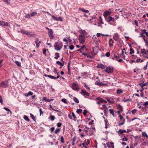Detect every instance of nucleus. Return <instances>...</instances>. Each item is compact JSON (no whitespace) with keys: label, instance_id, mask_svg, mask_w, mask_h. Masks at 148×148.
<instances>
[{"label":"nucleus","instance_id":"obj_6","mask_svg":"<svg viewBox=\"0 0 148 148\" xmlns=\"http://www.w3.org/2000/svg\"><path fill=\"white\" fill-rule=\"evenodd\" d=\"M125 11V10L124 8H121V9H116L115 10V12L117 14H120V13H121V14H123L122 13V12H124Z\"/></svg>","mask_w":148,"mask_h":148},{"label":"nucleus","instance_id":"obj_45","mask_svg":"<svg viewBox=\"0 0 148 148\" xmlns=\"http://www.w3.org/2000/svg\"><path fill=\"white\" fill-rule=\"evenodd\" d=\"M82 109H79L77 110L76 111V112L77 113L79 114V113H82Z\"/></svg>","mask_w":148,"mask_h":148},{"label":"nucleus","instance_id":"obj_31","mask_svg":"<svg viewBox=\"0 0 148 148\" xmlns=\"http://www.w3.org/2000/svg\"><path fill=\"white\" fill-rule=\"evenodd\" d=\"M23 118L26 121L29 122L30 121V120L29 119L28 117L26 115H24L23 116Z\"/></svg>","mask_w":148,"mask_h":148},{"label":"nucleus","instance_id":"obj_25","mask_svg":"<svg viewBox=\"0 0 148 148\" xmlns=\"http://www.w3.org/2000/svg\"><path fill=\"white\" fill-rule=\"evenodd\" d=\"M110 114H112L113 116H115L114 110L112 109H110L109 110Z\"/></svg>","mask_w":148,"mask_h":148},{"label":"nucleus","instance_id":"obj_37","mask_svg":"<svg viewBox=\"0 0 148 148\" xmlns=\"http://www.w3.org/2000/svg\"><path fill=\"white\" fill-rule=\"evenodd\" d=\"M56 55V56L54 57V58L56 59H58V58L59 57V54L58 53H55Z\"/></svg>","mask_w":148,"mask_h":148},{"label":"nucleus","instance_id":"obj_11","mask_svg":"<svg viewBox=\"0 0 148 148\" xmlns=\"http://www.w3.org/2000/svg\"><path fill=\"white\" fill-rule=\"evenodd\" d=\"M131 130H127V131L126 130H118L116 132L119 134V136H120V134H123V132H131Z\"/></svg>","mask_w":148,"mask_h":148},{"label":"nucleus","instance_id":"obj_56","mask_svg":"<svg viewBox=\"0 0 148 148\" xmlns=\"http://www.w3.org/2000/svg\"><path fill=\"white\" fill-rule=\"evenodd\" d=\"M143 106H148V101H146V102H145V103H143Z\"/></svg>","mask_w":148,"mask_h":148},{"label":"nucleus","instance_id":"obj_61","mask_svg":"<svg viewBox=\"0 0 148 148\" xmlns=\"http://www.w3.org/2000/svg\"><path fill=\"white\" fill-rule=\"evenodd\" d=\"M85 85L84 86L85 87L86 89L88 90H90V88L89 87H88L87 85L85 83Z\"/></svg>","mask_w":148,"mask_h":148},{"label":"nucleus","instance_id":"obj_3","mask_svg":"<svg viewBox=\"0 0 148 148\" xmlns=\"http://www.w3.org/2000/svg\"><path fill=\"white\" fill-rule=\"evenodd\" d=\"M8 85V80H5L1 82L0 84V86L4 88H6L7 87Z\"/></svg>","mask_w":148,"mask_h":148},{"label":"nucleus","instance_id":"obj_41","mask_svg":"<svg viewBox=\"0 0 148 148\" xmlns=\"http://www.w3.org/2000/svg\"><path fill=\"white\" fill-rule=\"evenodd\" d=\"M27 32V31H25V30H23V29H21V32L22 33L24 34H26Z\"/></svg>","mask_w":148,"mask_h":148},{"label":"nucleus","instance_id":"obj_36","mask_svg":"<svg viewBox=\"0 0 148 148\" xmlns=\"http://www.w3.org/2000/svg\"><path fill=\"white\" fill-rule=\"evenodd\" d=\"M74 101L77 103H78L79 102V100L76 97H74L73 98Z\"/></svg>","mask_w":148,"mask_h":148},{"label":"nucleus","instance_id":"obj_38","mask_svg":"<svg viewBox=\"0 0 148 148\" xmlns=\"http://www.w3.org/2000/svg\"><path fill=\"white\" fill-rule=\"evenodd\" d=\"M49 119H50L52 121H53L54 120L55 117L53 115H51L49 116Z\"/></svg>","mask_w":148,"mask_h":148},{"label":"nucleus","instance_id":"obj_46","mask_svg":"<svg viewBox=\"0 0 148 148\" xmlns=\"http://www.w3.org/2000/svg\"><path fill=\"white\" fill-rule=\"evenodd\" d=\"M37 14V12H32L31 14V17Z\"/></svg>","mask_w":148,"mask_h":148},{"label":"nucleus","instance_id":"obj_39","mask_svg":"<svg viewBox=\"0 0 148 148\" xmlns=\"http://www.w3.org/2000/svg\"><path fill=\"white\" fill-rule=\"evenodd\" d=\"M118 108L119 110L121 111V112L123 111V108L122 106L120 104H118Z\"/></svg>","mask_w":148,"mask_h":148},{"label":"nucleus","instance_id":"obj_18","mask_svg":"<svg viewBox=\"0 0 148 148\" xmlns=\"http://www.w3.org/2000/svg\"><path fill=\"white\" fill-rule=\"evenodd\" d=\"M70 62H69L68 64V72L67 73L68 75H70L71 74V71H70V69H71V67L70 66Z\"/></svg>","mask_w":148,"mask_h":148},{"label":"nucleus","instance_id":"obj_28","mask_svg":"<svg viewBox=\"0 0 148 148\" xmlns=\"http://www.w3.org/2000/svg\"><path fill=\"white\" fill-rule=\"evenodd\" d=\"M33 94V93L31 91H29L28 93L25 94V96L26 97H28L29 95H32Z\"/></svg>","mask_w":148,"mask_h":148},{"label":"nucleus","instance_id":"obj_32","mask_svg":"<svg viewBox=\"0 0 148 148\" xmlns=\"http://www.w3.org/2000/svg\"><path fill=\"white\" fill-rule=\"evenodd\" d=\"M123 92V91L121 89H118L116 90V93L117 94H120Z\"/></svg>","mask_w":148,"mask_h":148},{"label":"nucleus","instance_id":"obj_35","mask_svg":"<svg viewBox=\"0 0 148 148\" xmlns=\"http://www.w3.org/2000/svg\"><path fill=\"white\" fill-rule=\"evenodd\" d=\"M56 63L59 64L62 66H63L64 65V64L61 62L60 61H58L56 62Z\"/></svg>","mask_w":148,"mask_h":148},{"label":"nucleus","instance_id":"obj_5","mask_svg":"<svg viewBox=\"0 0 148 148\" xmlns=\"http://www.w3.org/2000/svg\"><path fill=\"white\" fill-rule=\"evenodd\" d=\"M111 9H109V10H107L105 11L103 14L105 18H106L108 17V16L110 15L111 14V12L110 11Z\"/></svg>","mask_w":148,"mask_h":148},{"label":"nucleus","instance_id":"obj_12","mask_svg":"<svg viewBox=\"0 0 148 148\" xmlns=\"http://www.w3.org/2000/svg\"><path fill=\"white\" fill-rule=\"evenodd\" d=\"M81 93L82 95H86L88 97L90 96V94L87 92L85 90H82Z\"/></svg>","mask_w":148,"mask_h":148},{"label":"nucleus","instance_id":"obj_29","mask_svg":"<svg viewBox=\"0 0 148 148\" xmlns=\"http://www.w3.org/2000/svg\"><path fill=\"white\" fill-rule=\"evenodd\" d=\"M102 83V82H100L96 81L95 83V84L96 85H97L101 86Z\"/></svg>","mask_w":148,"mask_h":148},{"label":"nucleus","instance_id":"obj_22","mask_svg":"<svg viewBox=\"0 0 148 148\" xmlns=\"http://www.w3.org/2000/svg\"><path fill=\"white\" fill-rule=\"evenodd\" d=\"M3 109H4L5 110L7 111H8V112L7 113V114H8L9 112L10 113V114H11L12 113V111L8 108L6 107H4Z\"/></svg>","mask_w":148,"mask_h":148},{"label":"nucleus","instance_id":"obj_54","mask_svg":"<svg viewBox=\"0 0 148 148\" xmlns=\"http://www.w3.org/2000/svg\"><path fill=\"white\" fill-rule=\"evenodd\" d=\"M136 111L137 110L136 109H134L132 110L131 111V112L133 114H134L136 112Z\"/></svg>","mask_w":148,"mask_h":148},{"label":"nucleus","instance_id":"obj_55","mask_svg":"<svg viewBox=\"0 0 148 148\" xmlns=\"http://www.w3.org/2000/svg\"><path fill=\"white\" fill-rule=\"evenodd\" d=\"M46 51L47 50L46 49H44L43 50V53L45 56H46Z\"/></svg>","mask_w":148,"mask_h":148},{"label":"nucleus","instance_id":"obj_13","mask_svg":"<svg viewBox=\"0 0 148 148\" xmlns=\"http://www.w3.org/2000/svg\"><path fill=\"white\" fill-rule=\"evenodd\" d=\"M113 38L116 41H117L118 40L119 38V36L117 33H115L114 34Z\"/></svg>","mask_w":148,"mask_h":148},{"label":"nucleus","instance_id":"obj_52","mask_svg":"<svg viewBox=\"0 0 148 148\" xmlns=\"http://www.w3.org/2000/svg\"><path fill=\"white\" fill-rule=\"evenodd\" d=\"M60 141L62 143H64V139L62 136L60 138Z\"/></svg>","mask_w":148,"mask_h":148},{"label":"nucleus","instance_id":"obj_20","mask_svg":"<svg viewBox=\"0 0 148 148\" xmlns=\"http://www.w3.org/2000/svg\"><path fill=\"white\" fill-rule=\"evenodd\" d=\"M0 25H2L4 26H7L8 25V23L3 21H1Z\"/></svg>","mask_w":148,"mask_h":148},{"label":"nucleus","instance_id":"obj_7","mask_svg":"<svg viewBox=\"0 0 148 148\" xmlns=\"http://www.w3.org/2000/svg\"><path fill=\"white\" fill-rule=\"evenodd\" d=\"M55 45L54 46L55 49L56 50L60 51L62 48V47L58 45V42H55Z\"/></svg>","mask_w":148,"mask_h":148},{"label":"nucleus","instance_id":"obj_63","mask_svg":"<svg viewBox=\"0 0 148 148\" xmlns=\"http://www.w3.org/2000/svg\"><path fill=\"white\" fill-rule=\"evenodd\" d=\"M62 124L60 123H58L57 124V125L58 127H60L61 126Z\"/></svg>","mask_w":148,"mask_h":148},{"label":"nucleus","instance_id":"obj_16","mask_svg":"<svg viewBox=\"0 0 148 148\" xmlns=\"http://www.w3.org/2000/svg\"><path fill=\"white\" fill-rule=\"evenodd\" d=\"M106 99L107 100V101L110 103H114V100L111 98H109L108 97H106Z\"/></svg>","mask_w":148,"mask_h":148},{"label":"nucleus","instance_id":"obj_23","mask_svg":"<svg viewBox=\"0 0 148 148\" xmlns=\"http://www.w3.org/2000/svg\"><path fill=\"white\" fill-rule=\"evenodd\" d=\"M145 30V29H142L141 30V32H140V36L139 37H143L145 36V35H143V34H144L143 32H144L143 31Z\"/></svg>","mask_w":148,"mask_h":148},{"label":"nucleus","instance_id":"obj_50","mask_svg":"<svg viewBox=\"0 0 148 148\" xmlns=\"http://www.w3.org/2000/svg\"><path fill=\"white\" fill-rule=\"evenodd\" d=\"M47 77L51 79H55V77L50 75L47 76Z\"/></svg>","mask_w":148,"mask_h":148},{"label":"nucleus","instance_id":"obj_15","mask_svg":"<svg viewBox=\"0 0 148 148\" xmlns=\"http://www.w3.org/2000/svg\"><path fill=\"white\" fill-rule=\"evenodd\" d=\"M97 99L99 100L100 102L101 103H107V101L104 100L103 99L101 98H97Z\"/></svg>","mask_w":148,"mask_h":148},{"label":"nucleus","instance_id":"obj_57","mask_svg":"<svg viewBox=\"0 0 148 148\" xmlns=\"http://www.w3.org/2000/svg\"><path fill=\"white\" fill-rule=\"evenodd\" d=\"M52 18L53 19V20H54L55 21H58L57 18L56 17L54 16H52Z\"/></svg>","mask_w":148,"mask_h":148},{"label":"nucleus","instance_id":"obj_30","mask_svg":"<svg viewBox=\"0 0 148 148\" xmlns=\"http://www.w3.org/2000/svg\"><path fill=\"white\" fill-rule=\"evenodd\" d=\"M98 23H100L101 24H103L102 21V19L101 16H100L99 17V22Z\"/></svg>","mask_w":148,"mask_h":148},{"label":"nucleus","instance_id":"obj_42","mask_svg":"<svg viewBox=\"0 0 148 148\" xmlns=\"http://www.w3.org/2000/svg\"><path fill=\"white\" fill-rule=\"evenodd\" d=\"M143 38L146 45L148 46V40L145 39L144 37H143Z\"/></svg>","mask_w":148,"mask_h":148},{"label":"nucleus","instance_id":"obj_17","mask_svg":"<svg viewBox=\"0 0 148 148\" xmlns=\"http://www.w3.org/2000/svg\"><path fill=\"white\" fill-rule=\"evenodd\" d=\"M97 67L98 68H100L101 69H104L105 68V66L102 64H98L97 66Z\"/></svg>","mask_w":148,"mask_h":148},{"label":"nucleus","instance_id":"obj_64","mask_svg":"<svg viewBox=\"0 0 148 148\" xmlns=\"http://www.w3.org/2000/svg\"><path fill=\"white\" fill-rule=\"evenodd\" d=\"M86 56L88 58H92V57L90 55H89L88 54H87Z\"/></svg>","mask_w":148,"mask_h":148},{"label":"nucleus","instance_id":"obj_60","mask_svg":"<svg viewBox=\"0 0 148 148\" xmlns=\"http://www.w3.org/2000/svg\"><path fill=\"white\" fill-rule=\"evenodd\" d=\"M87 112H88L86 110H84L83 113L84 114L85 116V115H86V114Z\"/></svg>","mask_w":148,"mask_h":148},{"label":"nucleus","instance_id":"obj_2","mask_svg":"<svg viewBox=\"0 0 148 148\" xmlns=\"http://www.w3.org/2000/svg\"><path fill=\"white\" fill-rule=\"evenodd\" d=\"M105 71L106 72L109 73H111L113 71V67L111 66H108L106 68Z\"/></svg>","mask_w":148,"mask_h":148},{"label":"nucleus","instance_id":"obj_9","mask_svg":"<svg viewBox=\"0 0 148 148\" xmlns=\"http://www.w3.org/2000/svg\"><path fill=\"white\" fill-rule=\"evenodd\" d=\"M48 34L49 37L51 39H53L54 35L52 30H51L50 31H48Z\"/></svg>","mask_w":148,"mask_h":148},{"label":"nucleus","instance_id":"obj_47","mask_svg":"<svg viewBox=\"0 0 148 148\" xmlns=\"http://www.w3.org/2000/svg\"><path fill=\"white\" fill-rule=\"evenodd\" d=\"M141 53L143 54H146V50L145 49H141Z\"/></svg>","mask_w":148,"mask_h":148},{"label":"nucleus","instance_id":"obj_4","mask_svg":"<svg viewBox=\"0 0 148 148\" xmlns=\"http://www.w3.org/2000/svg\"><path fill=\"white\" fill-rule=\"evenodd\" d=\"M79 39L80 43H83L85 42V37L84 36L80 35L79 36Z\"/></svg>","mask_w":148,"mask_h":148},{"label":"nucleus","instance_id":"obj_48","mask_svg":"<svg viewBox=\"0 0 148 148\" xmlns=\"http://www.w3.org/2000/svg\"><path fill=\"white\" fill-rule=\"evenodd\" d=\"M144 32L143 33L145 34L146 35V36L147 37H148V32L147 31V30L145 29V30L143 31Z\"/></svg>","mask_w":148,"mask_h":148},{"label":"nucleus","instance_id":"obj_1","mask_svg":"<svg viewBox=\"0 0 148 148\" xmlns=\"http://www.w3.org/2000/svg\"><path fill=\"white\" fill-rule=\"evenodd\" d=\"M71 87L73 90L75 91H78L79 89V86L74 82L72 84Z\"/></svg>","mask_w":148,"mask_h":148},{"label":"nucleus","instance_id":"obj_8","mask_svg":"<svg viewBox=\"0 0 148 148\" xmlns=\"http://www.w3.org/2000/svg\"><path fill=\"white\" fill-rule=\"evenodd\" d=\"M106 20L108 22H110L111 21L114 22L115 21L114 19V18L111 16L105 18Z\"/></svg>","mask_w":148,"mask_h":148},{"label":"nucleus","instance_id":"obj_19","mask_svg":"<svg viewBox=\"0 0 148 148\" xmlns=\"http://www.w3.org/2000/svg\"><path fill=\"white\" fill-rule=\"evenodd\" d=\"M26 34L29 37H33L34 35V34H32L31 32H29L28 31L27 32Z\"/></svg>","mask_w":148,"mask_h":148},{"label":"nucleus","instance_id":"obj_21","mask_svg":"<svg viewBox=\"0 0 148 148\" xmlns=\"http://www.w3.org/2000/svg\"><path fill=\"white\" fill-rule=\"evenodd\" d=\"M80 33L83 34L85 36L87 35V33L86 31L84 30H82L80 31Z\"/></svg>","mask_w":148,"mask_h":148},{"label":"nucleus","instance_id":"obj_44","mask_svg":"<svg viewBox=\"0 0 148 148\" xmlns=\"http://www.w3.org/2000/svg\"><path fill=\"white\" fill-rule=\"evenodd\" d=\"M130 55L132 54V53H134V51L133 50V49L132 48H131L130 49Z\"/></svg>","mask_w":148,"mask_h":148},{"label":"nucleus","instance_id":"obj_27","mask_svg":"<svg viewBox=\"0 0 148 148\" xmlns=\"http://www.w3.org/2000/svg\"><path fill=\"white\" fill-rule=\"evenodd\" d=\"M79 10H82L83 12H84L85 13H88L89 12V11L88 10H85L81 8H79Z\"/></svg>","mask_w":148,"mask_h":148},{"label":"nucleus","instance_id":"obj_14","mask_svg":"<svg viewBox=\"0 0 148 148\" xmlns=\"http://www.w3.org/2000/svg\"><path fill=\"white\" fill-rule=\"evenodd\" d=\"M35 42L37 47L38 48L40 45V43L41 42V41L39 40L38 38H36V39Z\"/></svg>","mask_w":148,"mask_h":148},{"label":"nucleus","instance_id":"obj_34","mask_svg":"<svg viewBox=\"0 0 148 148\" xmlns=\"http://www.w3.org/2000/svg\"><path fill=\"white\" fill-rule=\"evenodd\" d=\"M114 58H112L113 59H114L115 60H118V59L120 57L119 56V55H118V56L114 55Z\"/></svg>","mask_w":148,"mask_h":148},{"label":"nucleus","instance_id":"obj_43","mask_svg":"<svg viewBox=\"0 0 148 148\" xmlns=\"http://www.w3.org/2000/svg\"><path fill=\"white\" fill-rule=\"evenodd\" d=\"M16 64L19 66H21V63L20 62L16 61H15Z\"/></svg>","mask_w":148,"mask_h":148},{"label":"nucleus","instance_id":"obj_40","mask_svg":"<svg viewBox=\"0 0 148 148\" xmlns=\"http://www.w3.org/2000/svg\"><path fill=\"white\" fill-rule=\"evenodd\" d=\"M30 117L32 118V119L34 121H35V118L34 116L32 114L30 113Z\"/></svg>","mask_w":148,"mask_h":148},{"label":"nucleus","instance_id":"obj_24","mask_svg":"<svg viewBox=\"0 0 148 148\" xmlns=\"http://www.w3.org/2000/svg\"><path fill=\"white\" fill-rule=\"evenodd\" d=\"M97 19V17L96 16H95L94 17H93L92 19H90V20H89V22L90 23H91L92 22L94 21L93 20L96 21Z\"/></svg>","mask_w":148,"mask_h":148},{"label":"nucleus","instance_id":"obj_53","mask_svg":"<svg viewBox=\"0 0 148 148\" xmlns=\"http://www.w3.org/2000/svg\"><path fill=\"white\" fill-rule=\"evenodd\" d=\"M61 101L65 103H67L66 100L65 99H62L61 100Z\"/></svg>","mask_w":148,"mask_h":148},{"label":"nucleus","instance_id":"obj_58","mask_svg":"<svg viewBox=\"0 0 148 148\" xmlns=\"http://www.w3.org/2000/svg\"><path fill=\"white\" fill-rule=\"evenodd\" d=\"M57 19H58V21H62V18L61 17V16L59 17L58 18H57Z\"/></svg>","mask_w":148,"mask_h":148},{"label":"nucleus","instance_id":"obj_49","mask_svg":"<svg viewBox=\"0 0 148 148\" xmlns=\"http://www.w3.org/2000/svg\"><path fill=\"white\" fill-rule=\"evenodd\" d=\"M128 139L125 137L124 136V138H122L121 140L122 141H127V140Z\"/></svg>","mask_w":148,"mask_h":148},{"label":"nucleus","instance_id":"obj_33","mask_svg":"<svg viewBox=\"0 0 148 148\" xmlns=\"http://www.w3.org/2000/svg\"><path fill=\"white\" fill-rule=\"evenodd\" d=\"M141 87H143L145 86H147L148 85V82H147L144 83H141L140 84Z\"/></svg>","mask_w":148,"mask_h":148},{"label":"nucleus","instance_id":"obj_51","mask_svg":"<svg viewBox=\"0 0 148 148\" xmlns=\"http://www.w3.org/2000/svg\"><path fill=\"white\" fill-rule=\"evenodd\" d=\"M31 17V15L29 14H27L25 16V18H29Z\"/></svg>","mask_w":148,"mask_h":148},{"label":"nucleus","instance_id":"obj_10","mask_svg":"<svg viewBox=\"0 0 148 148\" xmlns=\"http://www.w3.org/2000/svg\"><path fill=\"white\" fill-rule=\"evenodd\" d=\"M114 143L112 142H110L109 143H107V146L109 148H114Z\"/></svg>","mask_w":148,"mask_h":148},{"label":"nucleus","instance_id":"obj_62","mask_svg":"<svg viewBox=\"0 0 148 148\" xmlns=\"http://www.w3.org/2000/svg\"><path fill=\"white\" fill-rule=\"evenodd\" d=\"M110 53L107 52L106 54L105 55L107 57H108L110 56Z\"/></svg>","mask_w":148,"mask_h":148},{"label":"nucleus","instance_id":"obj_26","mask_svg":"<svg viewBox=\"0 0 148 148\" xmlns=\"http://www.w3.org/2000/svg\"><path fill=\"white\" fill-rule=\"evenodd\" d=\"M142 136L144 138H148V136L145 132H143L142 133Z\"/></svg>","mask_w":148,"mask_h":148},{"label":"nucleus","instance_id":"obj_59","mask_svg":"<svg viewBox=\"0 0 148 148\" xmlns=\"http://www.w3.org/2000/svg\"><path fill=\"white\" fill-rule=\"evenodd\" d=\"M74 48V46L73 45H71L69 47V49L70 50H72Z\"/></svg>","mask_w":148,"mask_h":148}]
</instances>
